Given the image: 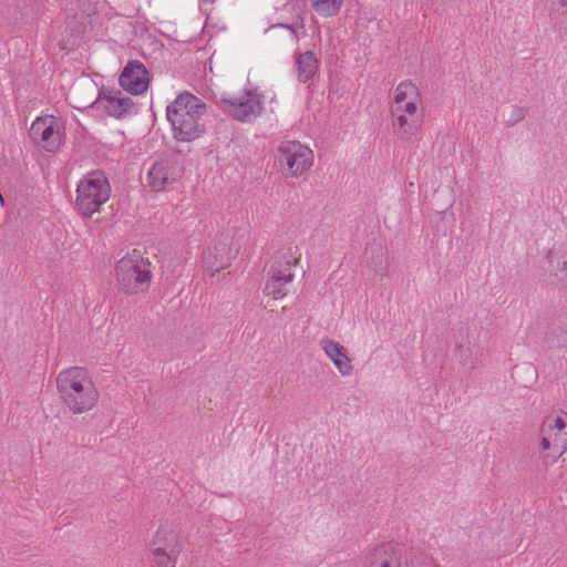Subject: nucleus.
Segmentation results:
<instances>
[{
	"mask_svg": "<svg viewBox=\"0 0 567 567\" xmlns=\"http://www.w3.org/2000/svg\"><path fill=\"white\" fill-rule=\"evenodd\" d=\"M392 131L395 137L408 142L423 128L425 106L419 87L411 81L398 84L390 105Z\"/></svg>",
	"mask_w": 567,
	"mask_h": 567,
	"instance_id": "f257e3e1",
	"label": "nucleus"
},
{
	"mask_svg": "<svg viewBox=\"0 0 567 567\" xmlns=\"http://www.w3.org/2000/svg\"><path fill=\"white\" fill-rule=\"evenodd\" d=\"M55 385L61 402L73 414L87 413L99 403L97 386L86 368L62 369L55 378Z\"/></svg>",
	"mask_w": 567,
	"mask_h": 567,
	"instance_id": "f03ea898",
	"label": "nucleus"
},
{
	"mask_svg": "<svg viewBox=\"0 0 567 567\" xmlns=\"http://www.w3.org/2000/svg\"><path fill=\"white\" fill-rule=\"evenodd\" d=\"M206 105L197 96L181 93L166 110V116L172 125L174 137L182 142L198 138L205 131L203 116Z\"/></svg>",
	"mask_w": 567,
	"mask_h": 567,
	"instance_id": "7ed1b4c3",
	"label": "nucleus"
},
{
	"mask_svg": "<svg viewBox=\"0 0 567 567\" xmlns=\"http://www.w3.org/2000/svg\"><path fill=\"white\" fill-rule=\"evenodd\" d=\"M539 458L549 467L567 452V412L547 415L539 426Z\"/></svg>",
	"mask_w": 567,
	"mask_h": 567,
	"instance_id": "20e7f679",
	"label": "nucleus"
},
{
	"mask_svg": "<svg viewBox=\"0 0 567 567\" xmlns=\"http://www.w3.org/2000/svg\"><path fill=\"white\" fill-rule=\"evenodd\" d=\"M111 187L103 172L93 171L85 174L76 187V208L83 216H91L109 200Z\"/></svg>",
	"mask_w": 567,
	"mask_h": 567,
	"instance_id": "39448f33",
	"label": "nucleus"
},
{
	"mask_svg": "<svg viewBox=\"0 0 567 567\" xmlns=\"http://www.w3.org/2000/svg\"><path fill=\"white\" fill-rule=\"evenodd\" d=\"M116 280L126 293H137L146 289L151 280L150 262L138 252L123 257L115 268Z\"/></svg>",
	"mask_w": 567,
	"mask_h": 567,
	"instance_id": "423d86ee",
	"label": "nucleus"
},
{
	"mask_svg": "<svg viewBox=\"0 0 567 567\" xmlns=\"http://www.w3.org/2000/svg\"><path fill=\"white\" fill-rule=\"evenodd\" d=\"M297 262L298 257L291 250L284 252L268 271L264 293L275 300L284 299L288 295L289 286L295 278L293 267Z\"/></svg>",
	"mask_w": 567,
	"mask_h": 567,
	"instance_id": "0eeeda50",
	"label": "nucleus"
},
{
	"mask_svg": "<svg viewBox=\"0 0 567 567\" xmlns=\"http://www.w3.org/2000/svg\"><path fill=\"white\" fill-rule=\"evenodd\" d=\"M277 159L286 175L296 177L312 166L313 152L299 142L288 141L280 144Z\"/></svg>",
	"mask_w": 567,
	"mask_h": 567,
	"instance_id": "6e6552de",
	"label": "nucleus"
},
{
	"mask_svg": "<svg viewBox=\"0 0 567 567\" xmlns=\"http://www.w3.org/2000/svg\"><path fill=\"white\" fill-rule=\"evenodd\" d=\"M30 137L47 152H56L63 141V126L52 115L38 117L31 124Z\"/></svg>",
	"mask_w": 567,
	"mask_h": 567,
	"instance_id": "1a4fd4ad",
	"label": "nucleus"
},
{
	"mask_svg": "<svg viewBox=\"0 0 567 567\" xmlns=\"http://www.w3.org/2000/svg\"><path fill=\"white\" fill-rule=\"evenodd\" d=\"M228 104L229 113L238 121L250 122L262 111V102L257 92L248 91L235 100H224Z\"/></svg>",
	"mask_w": 567,
	"mask_h": 567,
	"instance_id": "9d476101",
	"label": "nucleus"
},
{
	"mask_svg": "<svg viewBox=\"0 0 567 567\" xmlns=\"http://www.w3.org/2000/svg\"><path fill=\"white\" fill-rule=\"evenodd\" d=\"M120 84L125 91L134 95L146 92L150 78L144 64L138 61L130 62L121 73Z\"/></svg>",
	"mask_w": 567,
	"mask_h": 567,
	"instance_id": "9b49d317",
	"label": "nucleus"
},
{
	"mask_svg": "<svg viewBox=\"0 0 567 567\" xmlns=\"http://www.w3.org/2000/svg\"><path fill=\"white\" fill-rule=\"evenodd\" d=\"M96 102L112 116L122 117L132 112L134 103L117 90H102Z\"/></svg>",
	"mask_w": 567,
	"mask_h": 567,
	"instance_id": "f8f14e48",
	"label": "nucleus"
},
{
	"mask_svg": "<svg viewBox=\"0 0 567 567\" xmlns=\"http://www.w3.org/2000/svg\"><path fill=\"white\" fill-rule=\"evenodd\" d=\"M320 348L342 377H350L352 374V359L342 344L332 339L324 338L320 341Z\"/></svg>",
	"mask_w": 567,
	"mask_h": 567,
	"instance_id": "ddd939ff",
	"label": "nucleus"
},
{
	"mask_svg": "<svg viewBox=\"0 0 567 567\" xmlns=\"http://www.w3.org/2000/svg\"><path fill=\"white\" fill-rule=\"evenodd\" d=\"M178 171L174 163L169 161H159L152 165L147 173L148 186L155 190H164L177 178Z\"/></svg>",
	"mask_w": 567,
	"mask_h": 567,
	"instance_id": "4468645a",
	"label": "nucleus"
},
{
	"mask_svg": "<svg viewBox=\"0 0 567 567\" xmlns=\"http://www.w3.org/2000/svg\"><path fill=\"white\" fill-rule=\"evenodd\" d=\"M367 567H401L400 550L389 543L378 545L370 551Z\"/></svg>",
	"mask_w": 567,
	"mask_h": 567,
	"instance_id": "2eb2a0df",
	"label": "nucleus"
},
{
	"mask_svg": "<svg viewBox=\"0 0 567 567\" xmlns=\"http://www.w3.org/2000/svg\"><path fill=\"white\" fill-rule=\"evenodd\" d=\"M546 269L559 284L567 285V249L555 247L546 256Z\"/></svg>",
	"mask_w": 567,
	"mask_h": 567,
	"instance_id": "dca6fc26",
	"label": "nucleus"
},
{
	"mask_svg": "<svg viewBox=\"0 0 567 567\" xmlns=\"http://www.w3.org/2000/svg\"><path fill=\"white\" fill-rule=\"evenodd\" d=\"M150 546L181 553L182 539L177 528L171 524L161 525L156 529Z\"/></svg>",
	"mask_w": 567,
	"mask_h": 567,
	"instance_id": "f3484780",
	"label": "nucleus"
},
{
	"mask_svg": "<svg viewBox=\"0 0 567 567\" xmlns=\"http://www.w3.org/2000/svg\"><path fill=\"white\" fill-rule=\"evenodd\" d=\"M318 61L311 51L299 54L296 58V71L300 82H307L317 73Z\"/></svg>",
	"mask_w": 567,
	"mask_h": 567,
	"instance_id": "a211bd4d",
	"label": "nucleus"
},
{
	"mask_svg": "<svg viewBox=\"0 0 567 567\" xmlns=\"http://www.w3.org/2000/svg\"><path fill=\"white\" fill-rule=\"evenodd\" d=\"M223 249H218L217 247L207 248L203 254V259L206 268L210 272H217L220 269H224L228 265V258L223 254Z\"/></svg>",
	"mask_w": 567,
	"mask_h": 567,
	"instance_id": "6ab92c4d",
	"label": "nucleus"
},
{
	"mask_svg": "<svg viewBox=\"0 0 567 567\" xmlns=\"http://www.w3.org/2000/svg\"><path fill=\"white\" fill-rule=\"evenodd\" d=\"M151 554L157 567H175L179 557L178 551L150 546Z\"/></svg>",
	"mask_w": 567,
	"mask_h": 567,
	"instance_id": "aec40b11",
	"label": "nucleus"
},
{
	"mask_svg": "<svg viewBox=\"0 0 567 567\" xmlns=\"http://www.w3.org/2000/svg\"><path fill=\"white\" fill-rule=\"evenodd\" d=\"M313 10L323 18L334 17L339 13L342 0H310Z\"/></svg>",
	"mask_w": 567,
	"mask_h": 567,
	"instance_id": "412c9836",
	"label": "nucleus"
},
{
	"mask_svg": "<svg viewBox=\"0 0 567 567\" xmlns=\"http://www.w3.org/2000/svg\"><path fill=\"white\" fill-rule=\"evenodd\" d=\"M525 115H526V111L523 107H515L513 110L512 116L508 120V122H509L511 125H514L517 122L524 120Z\"/></svg>",
	"mask_w": 567,
	"mask_h": 567,
	"instance_id": "4be33fe9",
	"label": "nucleus"
},
{
	"mask_svg": "<svg viewBox=\"0 0 567 567\" xmlns=\"http://www.w3.org/2000/svg\"><path fill=\"white\" fill-rule=\"evenodd\" d=\"M3 205H4V200H3L2 195L0 194V207H3Z\"/></svg>",
	"mask_w": 567,
	"mask_h": 567,
	"instance_id": "5701e85b",
	"label": "nucleus"
},
{
	"mask_svg": "<svg viewBox=\"0 0 567 567\" xmlns=\"http://www.w3.org/2000/svg\"><path fill=\"white\" fill-rule=\"evenodd\" d=\"M202 2H205V3H214L216 0H200Z\"/></svg>",
	"mask_w": 567,
	"mask_h": 567,
	"instance_id": "b1692460",
	"label": "nucleus"
}]
</instances>
